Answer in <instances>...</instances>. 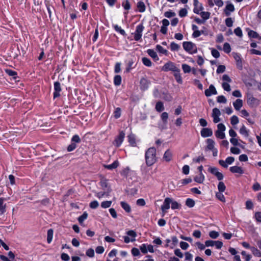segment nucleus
I'll return each instance as SVG.
<instances>
[{"instance_id": "obj_1", "label": "nucleus", "mask_w": 261, "mask_h": 261, "mask_svg": "<svg viewBox=\"0 0 261 261\" xmlns=\"http://www.w3.org/2000/svg\"><path fill=\"white\" fill-rule=\"evenodd\" d=\"M145 160L147 167L152 166L157 162L156 150L154 147H150L145 151Z\"/></svg>"}, {"instance_id": "obj_2", "label": "nucleus", "mask_w": 261, "mask_h": 261, "mask_svg": "<svg viewBox=\"0 0 261 261\" xmlns=\"http://www.w3.org/2000/svg\"><path fill=\"white\" fill-rule=\"evenodd\" d=\"M183 48L190 54H195L197 51L196 45L191 42H184Z\"/></svg>"}, {"instance_id": "obj_3", "label": "nucleus", "mask_w": 261, "mask_h": 261, "mask_svg": "<svg viewBox=\"0 0 261 261\" xmlns=\"http://www.w3.org/2000/svg\"><path fill=\"white\" fill-rule=\"evenodd\" d=\"M206 150H211L213 152L214 156H217L218 155V150L215 147V142L211 139L206 140Z\"/></svg>"}, {"instance_id": "obj_4", "label": "nucleus", "mask_w": 261, "mask_h": 261, "mask_svg": "<svg viewBox=\"0 0 261 261\" xmlns=\"http://www.w3.org/2000/svg\"><path fill=\"white\" fill-rule=\"evenodd\" d=\"M208 171L215 176L219 180H221L224 178V175L221 172L219 171V169L217 167L208 166Z\"/></svg>"}, {"instance_id": "obj_5", "label": "nucleus", "mask_w": 261, "mask_h": 261, "mask_svg": "<svg viewBox=\"0 0 261 261\" xmlns=\"http://www.w3.org/2000/svg\"><path fill=\"white\" fill-rule=\"evenodd\" d=\"M127 236H124L123 239L125 243H128L130 242H134L136 240L137 237L136 232L132 230H128L126 232Z\"/></svg>"}, {"instance_id": "obj_6", "label": "nucleus", "mask_w": 261, "mask_h": 261, "mask_svg": "<svg viewBox=\"0 0 261 261\" xmlns=\"http://www.w3.org/2000/svg\"><path fill=\"white\" fill-rule=\"evenodd\" d=\"M144 29L143 24H139L137 26L135 32L133 34L134 39L136 41H139L141 39L142 36V32Z\"/></svg>"}, {"instance_id": "obj_7", "label": "nucleus", "mask_w": 261, "mask_h": 261, "mask_svg": "<svg viewBox=\"0 0 261 261\" xmlns=\"http://www.w3.org/2000/svg\"><path fill=\"white\" fill-rule=\"evenodd\" d=\"M247 103L251 107H256L260 103V100L251 95L247 96Z\"/></svg>"}, {"instance_id": "obj_8", "label": "nucleus", "mask_w": 261, "mask_h": 261, "mask_svg": "<svg viewBox=\"0 0 261 261\" xmlns=\"http://www.w3.org/2000/svg\"><path fill=\"white\" fill-rule=\"evenodd\" d=\"M178 68L174 63L169 61L164 64L162 68V70L164 71H172L174 72L175 71H177Z\"/></svg>"}, {"instance_id": "obj_9", "label": "nucleus", "mask_w": 261, "mask_h": 261, "mask_svg": "<svg viewBox=\"0 0 261 261\" xmlns=\"http://www.w3.org/2000/svg\"><path fill=\"white\" fill-rule=\"evenodd\" d=\"M172 202V199L170 198H166L164 200L163 204L161 205V210L162 211V216H164L167 211L170 208V204Z\"/></svg>"}, {"instance_id": "obj_10", "label": "nucleus", "mask_w": 261, "mask_h": 261, "mask_svg": "<svg viewBox=\"0 0 261 261\" xmlns=\"http://www.w3.org/2000/svg\"><path fill=\"white\" fill-rule=\"evenodd\" d=\"M125 137V134L123 132H121L119 135L117 136L114 141V145L116 147L120 146L122 143Z\"/></svg>"}, {"instance_id": "obj_11", "label": "nucleus", "mask_w": 261, "mask_h": 261, "mask_svg": "<svg viewBox=\"0 0 261 261\" xmlns=\"http://www.w3.org/2000/svg\"><path fill=\"white\" fill-rule=\"evenodd\" d=\"M194 9L193 12L195 14H200V12H201L203 10V7L202 6V5L200 3L198 0H194Z\"/></svg>"}, {"instance_id": "obj_12", "label": "nucleus", "mask_w": 261, "mask_h": 261, "mask_svg": "<svg viewBox=\"0 0 261 261\" xmlns=\"http://www.w3.org/2000/svg\"><path fill=\"white\" fill-rule=\"evenodd\" d=\"M220 115L221 112L218 109H213L212 112V117L213 118V121L214 123H217L220 121V118L219 117Z\"/></svg>"}, {"instance_id": "obj_13", "label": "nucleus", "mask_w": 261, "mask_h": 261, "mask_svg": "<svg viewBox=\"0 0 261 261\" xmlns=\"http://www.w3.org/2000/svg\"><path fill=\"white\" fill-rule=\"evenodd\" d=\"M217 94V90L213 85H211L209 88L205 90V95L207 97L211 96L212 95H216Z\"/></svg>"}, {"instance_id": "obj_14", "label": "nucleus", "mask_w": 261, "mask_h": 261, "mask_svg": "<svg viewBox=\"0 0 261 261\" xmlns=\"http://www.w3.org/2000/svg\"><path fill=\"white\" fill-rule=\"evenodd\" d=\"M172 151L170 149H168L165 152L163 156V160L166 162H169L172 160Z\"/></svg>"}, {"instance_id": "obj_15", "label": "nucleus", "mask_w": 261, "mask_h": 261, "mask_svg": "<svg viewBox=\"0 0 261 261\" xmlns=\"http://www.w3.org/2000/svg\"><path fill=\"white\" fill-rule=\"evenodd\" d=\"M54 89L55 91L54 92V98H56L60 95V92L61 91L60 84L59 82H56L54 83Z\"/></svg>"}, {"instance_id": "obj_16", "label": "nucleus", "mask_w": 261, "mask_h": 261, "mask_svg": "<svg viewBox=\"0 0 261 261\" xmlns=\"http://www.w3.org/2000/svg\"><path fill=\"white\" fill-rule=\"evenodd\" d=\"M5 72L10 76L12 77V79L17 81V79H19V76L17 75V72L15 71L12 70L10 69H5Z\"/></svg>"}, {"instance_id": "obj_17", "label": "nucleus", "mask_w": 261, "mask_h": 261, "mask_svg": "<svg viewBox=\"0 0 261 261\" xmlns=\"http://www.w3.org/2000/svg\"><path fill=\"white\" fill-rule=\"evenodd\" d=\"M213 135L212 130L209 128H204L201 130V135L202 137H210Z\"/></svg>"}, {"instance_id": "obj_18", "label": "nucleus", "mask_w": 261, "mask_h": 261, "mask_svg": "<svg viewBox=\"0 0 261 261\" xmlns=\"http://www.w3.org/2000/svg\"><path fill=\"white\" fill-rule=\"evenodd\" d=\"M234 11V7L233 5L232 4H227L225 7L224 10L225 14L226 16H229L230 15L231 12H232Z\"/></svg>"}, {"instance_id": "obj_19", "label": "nucleus", "mask_w": 261, "mask_h": 261, "mask_svg": "<svg viewBox=\"0 0 261 261\" xmlns=\"http://www.w3.org/2000/svg\"><path fill=\"white\" fill-rule=\"evenodd\" d=\"M243 100L241 99H237L233 102V106L236 111H239L243 106Z\"/></svg>"}, {"instance_id": "obj_20", "label": "nucleus", "mask_w": 261, "mask_h": 261, "mask_svg": "<svg viewBox=\"0 0 261 261\" xmlns=\"http://www.w3.org/2000/svg\"><path fill=\"white\" fill-rule=\"evenodd\" d=\"M230 171L233 173H239L240 174L244 173V171L242 167L239 166H232L229 169Z\"/></svg>"}, {"instance_id": "obj_21", "label": "nucleus", "mask_w": 261, "mask_h": 261, "mask_svg": "<svg viewBox=\"0 0 261 261\" xmlns=\"http://www.w3.org/2000/svg\"><path fill=\"white\" fill-rule=\"evenodd\" d=\"M205 180V176L203 173H199L198 175H196L194 178V180L199 184H202Z\"/></svg>"}, {"instance_id": "obj_22", "label": "nucleus", "mask_w": 261, "mask_h": 261, "mask_svg": "<svg viewBox=\"0 0 261 261\" xmlns=\"http://www.w3.org/2000/svg\"><path fill=\"white\" fill-rule=\"evenodd\" d=\"M111 191V189L110 188H108L107 191H104V192H97L95 194V196L99 199L101 198L102 197L104 196H108L109 195V193Z\"/></svg>"}, {"instance_id": "obj_23", "label": "nucleus", "mask_w": 261, "mask_h": 261, "mask_svg": "<svg viewBox=\"0 0 261 261\" xmlns=\"http://www.w3.org/2000/svg\"><path fill=\"white\" fill-rule=\"evenodd\" d=\"M118 166L119 162L117 160H116L114 161L112 164L105 165L103 166L105 168L111 170L116 168Z\"/></svg>"}, {"instance_id": "obj_24", "label": "nucleus", "mask_w": 261, "mask_h": 261, "mask_svg": "<svg viewBox=\"0 0 261 261\" xmlns=\"http://www.w3.org/2000/svg\"><path fill=\"white\" fill-rule=\"evenodd\" d=\"M174 76L177 83L181 84L182 83V80L180 75V70L179 68L177 69V71L174 72Z\"/></svg>"}, {"instance_id": "obj_25", "label": "nucleus", "mask_w": 261, "mask_h": 261, "mask_svg": "<svg viewBox=\"0 0 261 261\" xmlns=\"http://www.w3.org/2000/svg\"><path fill=\"white\" fill-rule=\"evenodd\" d=\"M147 54L155 61H158L159 58L157 55L156 53L153 49H148L147 50Z\"/></svg>"}, {"instance_id": "obj_26", "label": "nucleus", "mask_w": 261, "mask_h": 261, "mask_svg": "<svg viewBox=\"0 0 261 261\" xmlns=\"http://www.w3.org/2000/svg\"><path fill=\"white\" fill-rule=\"evenodd\" d=\"M137 7L139 12L143 13L146 10L145 4L143 2L140 1L138 2Z\"/></svg>"}, {"instance_id": "obj_27", "label": "nucleus", "mask_w": 261, "mask_h": 261, "mask_svg": "<svg viewBox=\"0 0 261 261\" xmlns=\"http://www.w3.org/2000/svg\"><path fill=\"white\" fill-rule=\"evenodd\" d=\"M140 85L142 88L146 89L149 85V82L145 78H142L140 80Z\"/></svg>"}, {"instance_id": "obj_28", "label": "nucleus", "mask_w": 261, "mask_h": 261, "mask_svg": "<svg viewBox=\"0 0 261 261\" xmlns=\"http://www.w3.org/2000/svg\"><path fill=\"white\" fill-rule=\"evenodd\" d=\"M53 234H54V230L53 229L50 228L47 230V242L48 244H50L53 240Z\"/></svg>"}, {"instance_id": "obj_29", "label": "nucleus", "mask_w": 261, "mask_h": 261, "mask_svg": "<svg viewBox=\"0 0 261 261\" xmlns=\"http://www.w3.org/2000/svg\"><path fill=\"white\" fill-rule=\"evenodd\" d=\"M100 185L102 189L105 191H107L108 188H110L108 185V181L107 179H102L100 182Z\"/></svg>"}, {"instance_id": "obj_30", "label": "nucleus", "mask_w": 261, "mask_h": 261, "mask_svg": "<svg viewBox=\"0 0 261 261\" xmlns=\"http://www.w3.org/2000/svg\"><path fill=\"white\" fill-rule=\"evenodd\" d=\"M199 14L205 21L210 18L211 15L210 12L205 11H201Z\"/></svg>"}, {"instance_id": "obj_31", "label": "nucleus", "mask_w": 261, "mask_h": 261, "mask_svg": "<svg viewBox=\"0 0 261 261\" xmlns=\"http://www.w3.org/2000/svg\"><path fill=\"white\" fill-rule=\"evenodd\" d=\"M121 206L122 207L127 213L131 211V208L130 205L125 202L121 201L120 202Z\"/></svg>"}, {"instance_id": "obj_32", "label": "nucleus", "mask_w": 261, "mask_h": 261, "mask_svg": "<svg viewBox=\"0 0 261 261\" xmlns=\"http://www.w3.org/2000/svg\"><path fill=\"white\" fill-rule=\"evenodd\" d=\"M250 250L254 256L261 257V252L257 248L254 247H252L250 248Z\"/></svg>"}, {"instance_id": "obj_33", "label": "nucleus", "mask_w": 261, "mask_h": 261, "mask_svg": "<svg viewBox=\"0 0 261 261\" xmlns=\"http://www.w3.org/2000/svg\"><path fill=\"white\" fill-rule=\"evenodd\" d=\"M128 142L130 143V144L133 146H135L136 143V139L134 135L130 134L128 136Z\"/></svg>"}, {"instance_id": "obj_34", "label": "nucleus", "mask_w": 261, "mask_h": 261, "mask_svg": "<svg viewBox=\"0 0 261 261\" xmlns=\"http://www.w3.org/2000/svg\"><path fill=\"white\" fill-rule=\"evenodd\" d=\"M6 199L3 197L0 198V211L2 213H4L6 211V204L4 205V201Z\"/></svg>"}, {"instance_id": "obj_35", "label": "nucleus", "mask_w": 261, "mask_h": 261, "mask_svg": "<svg viewBox=\"0 0 261 261\" xmlns=\"http://www.w3.org/2000/svg\"><path fill=\"white\" fill-rule=\"evenodd\" d=\"M155 109L158 112H161L164 110V105L162 102L158 101L155 105Z\"/></svg>"}, {"instance_id": "obj_36", "label": "nucleus", "mask_w": 261, "mask_h": 261, "mask_svg": "<svg viewBox=\"0 0 261 261\" xmlns=\"http://www.w3.org/2000/svg\"><path fill=\"white\" fill-rule=\"evenodd\" d=\"M142 62L144 65L147 67H150L152 65V63L150 60L147 58L144 57L142 59Z\"/></svg>"}, {"instance_id": "obj_37", "label": "nucleus", "mask_w": 261, "mask_h": 261, "mask_svg": "<svg viewBox=\"0 0 261 261\" xmlns=\"http://www.w3.org/2000/svg\"><path fill=\"white\" fill-rule=\"evenodd\" d=\"M113 27L116 32L120 33L121 35H124L125 34V31L122 29L119 25L115 24L113 25Z\"/></svg>"}, {"instance_id": "obj_38", "label": "nucleus", "mask_w": 261, "mask_h": 261, "mask_svg": "<svg viewBox=\"0 0 261 261\" xmlns=\"http://www.w3.org/2000/svg\"><path fill=\"white\" fill-rule=\"evenodd\" d=\"M180 46L174 42L170 44V49L172 51H177L179 49Z\"/></svg>"}, {"instance_id": "obj_39", "label": "nucleus", "mask_w": 261, "mask_h": 261, "mask_svg": "<svg viewBox=\"0 0 261 261\" xmlns=\"http://www.w3.org/2000/svg\"><path fill=\"white\" fill-rule=\"evenodd\" d=\"M114 84L116 86H119L121 83V77L120 75H117L114 77Z\"/></svg>"}, {"instance_id": "obj_40", "label": "nucleus", "mask_w": 261, "mask_h": 261, "mask_svg": "<svg viewBox=\"0 0 261 261\" xmlns=\"http://www.w3.org/2000/svg\"><path fill=\"white\" fill-rule=\"evenodd\" d=\"M240 133L245 137L248 136V130H247L246 127L244 125H243L240 128Z\"/></svg>"}, {"instance_id": "obj_41", "label": "nucleus", "mask_w": 261, "mask_h": 261, "mask_svg": "<svg viewBox=\"0 0 261 261\" xmlns=\"http://www.w3.org/2000/svg\"><path fill=\"white\" fill-rule=\"evenodd\" d=\"M218 189L220 192H223L225 190L226 187L222 181H220L218 185Z\"/></svg>"}, {"instance_id": "obj_42", "label": "nucleus", "mask_w": 261, "mask_h": 261, "mask_svg": "<svg viewBox=\"0 0 261 261\" xmlns=\"http://www.w3.org/2000/svg\"><path fill=\"white\" fill-rule=\"evenodd\" d=\"M231 47L228 43H225L223 45V50L226 53H229L231 51Z\"/></svg>"}, {"instance_id": "obj_43", "label": "nucleus", "mask_w": 261, "mask_h": 261, "mask_svg": "<svg viewBox=\"0 0 261 261\" xmlns=\"http://www.w3.org/2000/svg\"><path fill=\"white\" fill-rule=\"evenodd\" d=\"M248 34L250 37L253 38H259V39H261V37H259L258 34L256 32H255L253 31H249Z\"/></svg>"}, {"instance_id": "obj_44", "label": "nucleus", "mask_w": 261, "mask_h": 261, "mask_svg": "<svg viewBox=\"0 0 261 261\" xmlns=\"http://www.w3.org/2000/svg\"><path fill=\"white\" fill-rule=\"evenodd\" d=\"M181 66L184 73H189L191 71L190 66L186 64H182Z\"/></svg>"}, {"instance_id": "obj_45", "label": "nucleus", "mask_w": 261, "mask_h": 261, "mask_svg": "<svg viewBox=\"0 0 261 261\" xmlns=\"http://www.w3.org/2000/svg\"><path fill=\"white\" fill-rule=\"evenodd\" d=\"M112 204L111 201H105L101 203V206L103 208L110 207Z\"/></svg>"}, {"instance_id": "obj_46", "label": "nucleus", "mask_w": 261, "mask_h": 261, "mask_svg": "<svg viewBox=\"0 0 261 261\" xmlns=\"http://www.w3.org/2000/svg\"><path fill=\"white\" fill-rule=\"evenodd\" d=\"M171 203V208L173 210L179 209L180 208V204H179L177 202L173 201L172 199Z\"/></svg>"}, {"instance_id": "obj_47", "label": "nucleus", "mask_w": 261, "mask_h": 261, "mask_svg": "<svg viewBox=\"0 0 261 261\" xmlns=\"http://www.w3.org/2000/svg\"><path fill=\"white\" fill-rule=\"evenodd\" d=\"M186 204L189 207H193L195 205V202L193 199L188 198L186 200Z\"/></svg>"}, {"instance_id": "obj_48", "label": "nucleus", "mask_w": 261, "mask_h": 261, "mask_svg": "<svg viewBox=\"0 0 261 261\" xmlns=\"http://www.w3.org/2000/svg\"><path fill=\"white\" fill-rule=\"evenodd\" d=\"M88 217V214L87 212H84L82 215H81L78 219L80 223L82 224L84 220H85Z\"/></svg>"}, {"instance_id": "obj_49", "label": "nucleus", "mask_w": 261, "mask_h": 261, "mask_svg": "<svg viewBox=\"0 0 261 261\" xmlns=\"http://www.w3.org/2000/svg\"><path fill=\"white\" fill-rule=\"evenodd\" d=\"M230 121L232 125H236L239 123V118L237 116L233 115L230 118Z\"/></svg>"}, {"instance_id": "obj_50", "label": "nucleus", "mask_w": 261, "mask_h": 261, "mask_svg": "<svg viewBox=\"0 0 261 261\" xmlns=\"http://www.w3.org/2000/svg\"><path fill=\"white\" fill-rule=\"evenodd\" d=\"M81 142V139L79 135H75L71 138V142L74 143L75 144L79 143Z\"/></svg>"}, {"instance_id": "obj_51", "label": "nucleus", "mask_w": 261, "mask_h": 261, "mask_svg": "<svg viewBox=\"0 0 261 261\" xmlns=\"http://www.w3.org/2000/svg\"><path fill=\"white\" fill-rule=\"evenodd\" d=\"M122 6L125 10H129L130 8V5L128 0H124L122 3Z\"/></svg>"}, {"instance_id": "obj_52", "label": "nucleus", "mask_w": 261, "mask_h": 261, "mask_svg": "<svg viewBox=\"0 0 261 261\" xmlns=\"http://www.w3.org/2000/svg\"><path fill=\"white\" fill-rule=\"evenodd\" d=\"M216 136L221 139H224L225 137V133L223 132L217 130L215 133Z\"/></svg>"}, {"instance_id": "obj_53", "label": "nucleus", "mask_w": 261, "mask_h": 261, "mask_svg": "<svg viewBox=\"0 0 261 261\" xmlns=\"http://www.w3.org/2000/svg\"><path fill=\"white\" fill-rule=\"evenodd\" d=\"M77 147V144L71 142V144L67 147L68 151H72L74 150Z\"/></svg>"}, {"instance_id": "obj_54", "label": "nucleus", "mask_w": 261, "mask_h": 261, "mask_svg": "<svg viewBox=\"0 0 261 261\" xmlns=\"http://www.w3.org/2000/svg\"><path fill=\"white\" fill-rule=\"evenodd\" d=\"M209 236L212 239H216L219 237V234L217 231H211L209 232Z\"/></svg>"}, {"instance_id": "obj_55", "label": "nucleus", "mask_w": 261, "mask_h": 261, "mask_svg": "<svg viewBox=\"0 0 261 261\" xmlns=\"http://www.w3.org/2000/svg\"><path fill=\"white\" fill-rule=\"evenodd\" d=\"M217 101L219 103H225L227 101V99L225 96L220 95L217 97Z\"/></svg>"}, {"instance_id": "obj_56", "label": "nucleus", "mask_w": 261, "mask_h": 261, "mask_svg": "<svg viewBox=\"0 0 261 261\" xmlns=\"http://www.w3.org/2000/svg\"><path fill=\"white\" fill-rule=\"evenodd\" d=\"M217 198L222 202L225 201V198L222 192H219L216 194Z\"/></svg>"}, {"instance_id": "obj_57", "label": "nucleus", "mask_w": 261, "mask_h": 261, "mask_svg": "<svg viewBox=\"0 0 261 261\" xmlns=\"http://www.w3.org/2000/svg\"><path fill=\"white\" fill-rule=\"evenodd\" d=\"M233 20L231 18L229 17L225 19V24L228 27H231L233 25Z\"/></svg>"}, {"instance_id": "obj_58", "label": "nucleus", "mask_w": 261, "mask_h": 261, "mask_svg": "<svg viewBox=\"0 0 261 261\" xmlns=\"http://www.w3.org/2000/svg\"><path fill=\"white\" fill-rule=\"evenodd\" d=\"M222 86L224 90L228 92L231 90L230 86L228 83L223 82L222 84Z\"/></svg>"}, {"instance_id": "obj_59", "label": "nucleus", "mask_w": 261, "mask_h": 261, "mask_svg": "<svg viewBox=\"0 0 261 261\" xmlns=\"http://www.w3.org/2000/svg\"><path fill=\"white\" fill-rule=\"evenodd\" d=\"M211 53L212 56L215 58H218L220 57L219 52L216 49L212 48L211 50Z\"/></svg>"}, {"instance_id": "obj_60", "label": "nucleus", "mask_w": 261, "mask_h": 261, "mask_svg": "<svg viewBox=\"0 0 261 261\" xmlns=\"http://www.w3.org/2000/svg\"><path fill=\"white\" fill-rule=\"evenodd\" d=\"M168 118V114L167 112H163L161 115V119L164 123H167Z\"/></svg>"}, {"instance_id": "obj_61", "label": "nucleus", "mask_w": 261, "mask_h": 261, "mask_svg": "<svg viewBox=\"0 0 261 261\" xmlns=\"http://www.w3.org/2000/svg\"><path fill=\"white\" fill-rule=\"evenodd\" d=\"M99 206V203L97 201L94 200L90 202V207L91 208H96Z\"/></svg>"}, {"instance_id": "obj_62", "label": "nucleus", "mask_w": 261, "mask_h": 261, "mask_svg": "<svg viewBox=\"0 0 261 261\" xmlns=\"http://www.w3.org/2000/svg\"><path fill=\"white\" fill-rule=\"evenodd\" d=\"M234 33L237 36L239 37H241L243 36L242 31L241 28L239 27H238L237 28L234 29Z\"/></svg>"}, {"instance_id": "obj_63", "label": "nucleus", "mask_w": 261, "mask_h": 261, "mask_svg": "<svg viewBox=\"0 0 261 261\" xmlns=\"http://www.w3.org/2000/svg\"><path fill=\"white\" fill-rule=\"evenodd\" d=\"M121 116V109L119 108H117L114 111V117L117 119Z\"/></svg>"}, {"instance_id": "obj_64", "label": "nucleus", "mask_w": 261, "mask_h": 261, "mask_svg": "<svg viewBox=\"0 0 261 261\" xmlns=\"http://www.w3.org/2000/svg\"><path fill=\"white\" fill-rule=\"evenodd\" d=\"M254 217L257 222H261V212H256Z\"/></svg>"}]
</instances>
